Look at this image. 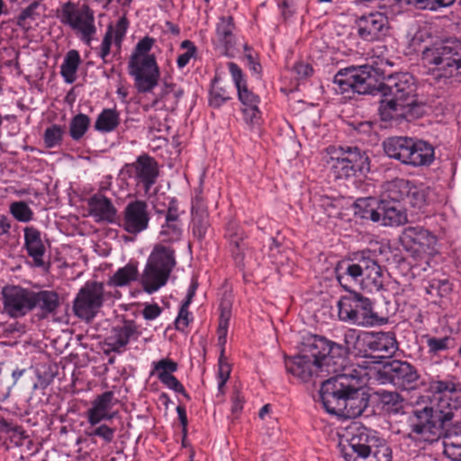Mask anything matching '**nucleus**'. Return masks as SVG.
<instances>
[{
  "label": "nucleus",
  "mask_w": 461,
  "mask_h": 461,
  "mask_svg": "<svg viewBox=\"0 0 461 461\" xmlns=\"http://www.w3.org/2000/svg\"><path fill=\"white\" fill-rule=\"evenodd\" d=\"M374 69L365 65L339 70L333 78L338 86L336 91L366 95L375 91L381 94L378 113L382 121L411 120L418 115L420 109L415 78L407 72L388 75L376 85Z\"/></svg>",
  "instance_id": "obj_1"
},
{
  "label": "nucleus",
  "mask_w": 461,
  "mask_h": 461,
  "mask_svg": "<svg viewBox=\"0 0 461 461\" xmlns=\"http://www.w3.org/2000/svg\"><path fill=\"white\" fill-rule=\"evenodd\" d=\"M433 393L429 404L417 406L409 417V437L416 441L433 443L438 440L441 429L461 409V383L455 378L433 379L429 384Z\"/></svg>",
  "instance_id": "obj_2"
},
{
  "label": "nucleus",
  "mask_w": 461,
  "mask_h": 461,
  "mask_svg": "<svg viewBox=\"0 0 461 461\" xmlns=\"http://www.w3.org/2000/svg\"><path fill=\"white\" fill-rule=\"evenodd\" d=\"M320 398L327 412L348 419L360 416L368 405L358 378L342 372L321 382Z\"/></svg>",
  "instance_id": "obj_3"
},
{
  "label": "nucleus",
  "mask_w": 461,
  "mask_h": 461,
  "mask_svg": "<svg viewBox=\"0 0 461 461\" xmlns=\"http://www.w3.org/2000/svg\"><path fill=\"white\" fill-rule=\"evenodd\" d=\"M336 279L348 292L360 285L369 293L379 292L384 287V274L377 262L376 254L369 249L357 252L353 258L338 263Z\"/></svg>",
  "instance_id": "obj_4"
},
{
  "label": "nucleus",
  "mask_w": 461,
  "mask_h": 461,
  "mask_svg": "<svg viewBox=\"0 0 461 461\" xmlns=\"http://www.w3.org/2000/svg\"><path fill=\"white\" fill-rule=\"evenodd\" d=\"M421 61L437 81H460L461 41L455 38L438 40L423 49Z\"/></svg>",
  "instance_id": "obj_5"
},
{
  "label": "nucleus",
  "mask_w": 461,
  "mask_h": 461,
  "mask_svg": "<svg viewBox=\"0 0 461 461\" xmlns=\"http://www.w3.org/2000/svg\"><path fill=\"white\" fill-rule=\"evenodd\" d=\"M324 152V161L336 178L357 177L370 170L367 154L356 146H329Z\"/></svg>",
  "instance_id": "obj_6"
},
{
  "label": "nucleus",
  "mask_w": 461,
  "mask_h": 461,
  "mask_svg": "<svg viewBox=\"0 0 461 461\" xmlns=\"http://www.w3.org/2000/svg\"><path fill=\"white\" fill-rule=\"evenodd\" d=\"M338 315L341 321L361 327L380 326L388 322L386 316L380 315L373 302L353 289L337 303Z\"/></svg>",
  "instance_id": "obj_7"
},
{
  "label": "nucleus",
  "mask_w": 461,
  "mask_h": 461,
  "mask_svg": "<svg viewBox=\"0 0 461 461\" xmlns=\"http://www.w3.org/2000/svg\"><path fill=\"white\" fill-rule=\"evenodd\" d=\"M301 352L326 375H336L343 372L341 356L345 351L338 343L319 335H309L303 338Z\"/></svg>",
  "instance_id": "obj_8"
},
{
  "label": "nucleus",
  "mask_w": 461,
  "mask_h": 461,
  "mask_svg": "<svg viewBox=\"0 0 461 461\" xmlns=\"http://www.w3.org/2000/svg\"><path fill=\"white\" fill-rule=\"evenodd\" d=\"M175 266V250L161 244L156 245L140 276L143 290L153 294L164 286Z\"/></svg>",
  "instance_id": "obj_9"
},
{
  "label": "nucleus",
  "mask_w": 461,
  "mask_h": 461,
  "mask_svg": "<svg viewBox=\"0 0 461 461\" xmlns=\"http://www.w3.org/2000/svg\"><path fill=\"white\" fill-rule=\"evenodd\" d=\"M58 18L81 41L87 46L91 44L97 29L95 23V13L89 5L68 1L58 11Z\"/></svg>",
  "instance_id": "obj_10"
},
{
  "label": "nucleus",
  "mask_w": 461,
  "mask_h": 461,
  "mask_svg": "<svg viewBox=\"0 0 461 461\" xmlns=\"http://www.w3.org/2000/svg\"><path fill=\"white\" fill-rule=\"evenodd\" d=\"M112 296V292H105L103 283L86 282L73 302V311L81 319L92 320L103 306L104 302Z\"/></svg>",
  "instance_id": "obj_11"
},
{
  "label": "nucleus",
  "mask_w": 461,
  "mask_h": 461,
  "mask_svg": "<svg viewBox=\"0 0 461 461\" xmlns=\"http://www.w3.org/2000/svg\"><path fill=\"white\" fill-rule=\"evenodd\" d=\"M348 434L347 444L339 446L346 461H362L381 440L375 431L357 424L349 428Z\"/></svg>",
  "instance_id": "obj_12"
},
{
  "label": "nucleus",
  "mask_w": 461,
  "mask_h": 461,
  "mask_svg": "<svg viewBox=\"0 0 461 461\" xmlns=\"http://www.w3.org/2000/svg\"><path fill=\"white\" fill-rule=\"evenodd\" d=\"M229 72L237 88L238 99L242 104L243 120L249 125L258 124L261 118L260 97L248 87L241 68L234 62L228 63Z\"/></svg>",
  "instance_id": "obj_13"
},
{
  "label": "nucleus",
  "mask_w": 461,
  "mask_h": 461,
  "mask_svg": "<svg viewBox=\"0 0 461 461\" xmlns=\"http://www.w3.org/2000/svg\"><path fill=\"white\" fill-rule=\"evenodd\" d=\"M376 379L381 384L390 383L398 388L410 390L416 387L420 375L410 363L394 359L377 371Z\"/></svg>",
  "instance_id": "obj_14"
},
{
  "label": "nucleus",
  "mask_w": 461,
  "mask_h": 461,
  "mask_svg": "<svg viewBox=\"0 0 461 461\" xmlns=\"http://www.w3.org/2000/svg\"><path fill=\"white\" fill-rule=\"evenodd\" d=\"M128 68L139 93H149L157 86L160 71L155 56L141 59L130 57Z\"/></svg>",
  "instance_id": "obj_15"
},
{
  "label": "nucleus",
  "mask_w": 461,
  "mask_h": 461,
  "mask_svg": "<svg viewBox=\"0 0 461 461\" xmlns=\"http://www.w3.org/2000/svg\"><path fill=\"white\" fill-rule=\"evenodd\" d=\"M357 36L364 41H382L389 34V21L386 15L375 12L356 19Z\"/></svg>",
  "instance_id": "obj_16"
},
{
  "label": "nucleus",
  "mask_w": 461,
  "mask_h": 461,
  "mask_svg": "<svg viewBox=\"0 0 461 461\" xmlns=\"http://www.w3.org/2000/svg\"><path fill=\"white\" fill-rule=\"evenodd\" d=\"M4 312L11 318H21L32 312V289L20 285L5 286L2 290Z\"/></svg>",
  "instance_id": "obj_17"
},
{
  "label": "nucleus",
  "mask_w": 461,
  "mask_h": 461,
  "mask_svg": "<svg viewBox=\"0 0 461 461\" xmlns=\"http://www.w3.org/2000/svg\"><path fill=\"white\" fill-rule=\"evenodd\" d=\"M124 172L133 178L137 185L143 186L145 194L150 191L159 176L158 162L149 155H140L137 159L124 166Z\"/></svg>",
  "instance_id": "obj_18"
},
{
  "label": "nucleus",
  "mask_w": 461,
  "mask_h": 461,
  "mask_svg": "<svg viewBox=\"0 0 461 461\" xmlns=\"http://www.w3.org/2000/svg\"><path fill=\"white\" fill-rule=\"evenodd\" d=\"M150 215L149 205L143 200H134L127 203L122 212L121 227L128 233L138 235L149 228Z\"/></svg>",
  "instance_id": "obj_19"
},
{
  "label": "nucleus",
  "mask_w": 461,
  "mask_h": 461,
  "mask_svg": "<svg viewBox=\"0 0 461 461\" xmlns=\"http://www.w3.org/2000/svg\"><path fill=\"white\" fill-rule=\"evenodd\" d=\"M401 240L406 249L414 254H431L437 243L436 237L420 226L406 227Z\"/></svg>",
  "instance_id": "obj_20"
},
{
  "label": "nucleus",
  "mask_w": 461,
  "mask_h": 461,
  "mask_svg": "<svg viewBox=\"0 0 461 461\" xmlns=\"http://www.w3.org/2000/svg\"><path fill=\"white\" fill-rule=\"evenodd\" d=\"M117 402L112 391H105L96 395L91 402V407L86 411L88 424L94 427L102 421L112 420L116 416L113 408Z\"/></svg>",
  "instance_id": "obj_21"
},
{
  "label": "nucleus",
  "mask_w": 461,
  "mask_h": 461,
  "mask_svg": "<svg viewBox=\"0 0 461 461\" xmlns=\"http://www.w3.org/2000/svg\"><path fill=\"white\" fill-rule=\"evenodd\" d=\"M140 336L138 327L133 321H124L122 325L115 326L105 339L109 350L122 353L131 339L136 340Z\"/></svg>",
  "instance_id": "obj_22"
},
{
  "label": "nucleus",
  "mask_w": 461,
  "mask_h": 461,
  "mask_svg": "<svg viewBox=\"0 0 461 461\" xmlns=\"http://www.w3.org/2000/svg\"><path fill=\"white\" fill-rule=\"evenodd\" d=\"M363 345L372 352L380 354L381 357L392 356L398 349V343L393 332H365Z\"/></svg>",
  "instance_id": "obj_23"
},
{
  "label": "nucleus",
  "mask_w": 461,
  "mask_h": 461,
  "mask_svg": "<svg viewBox=\"0 0 461 461\" xmlns=\"http://www.w3.org/2000/svg\"><path fill=\"white\" fill-rule=\"evenodd\" d=\"M23 248L27 255L32 259V266L35 267H45L44 257L46 247L42 240L41 232L33 226H26L23 229Z\"/></svg>",
  "instance_id": "obj_24"
},
{
  "label": "nucleus",
  "mask_w": 461,
  "mask_h": 461,
  "mask_svg": "<svg viewBox=\"0 0 461 461\" xmlns=\"http://www.w3.org/2000/svg\"><path fill=\"white\" fill-rule=\"evenodd\" d=\"M285 365L287 373L303 382L309 381L313 375L320 377L327 375L325 372H321V368L317 367L315 363L302 352L294 357L286 358Z\"/></svg>",
  "instance_id": "obj_25"
},
{
  "label": "nucleus",
  "mask_w": 461,
  "mask_h": 461,
  "mask_svg": "<svg viewBox=\"0 0 461 461\" xmlns=\"http://www.w3.org/2000/svg\"><path fill=\"white\" fill-rule=\"evenodd\" d=\"M88 214L95 222L113 223L115 221L117 209L111 199L104 194L97 193L87 200Z\"/></svg>",
  "instance_id": "obj_26"
},
{
  "label": "nucleus",
  "mask_w": 461,
  "mask_h": 461,
  "mask_svg": "<svg viewBox=\"0 0 461 461\" xmlns=\"http://www.w3.org/2000/svg\"><path fill=\"white\" fill-rule=\"evenodd\" d=\"M435 158L433 146L422 140L411 139L406 165L413 167H428Z\"/></svg>",
  "instance_id": "obj_27"
},
{
  "label": "nucleus",
  "mask_w": 461,
  "mask_h": 461,
  "mask_svg": "<svg viewBox=\"0 0 461 461\" xmlns=\"http://www.w3.org/2000/svg\"><path fill=\"white\" fill-rule=\"evenodd\" d=\"M59 296L53 290H32V311L39 309L42 319L54 313L59 306Z\"/></svg>",
  "instance_id": "obj_28"
},
{
  "label": "nucleus",
  "mask_w": 461,
  "mask_h": 461,
  "mask_svg": "<svg viewBox=\"0 0 461 461\" xmlns=\"http://www.w3.org/2000/svg\"><path fill=\"white\" fill-rule=\"evenodd\" d=\"M236 25L231 15L221 16L215 27L216 44L228 51L236 44Z\"/></svg>",
  "instance_id": "obj_29"
},
{
  "label": "nucleus",
  "mask_w": 461,
  "mask_h": 461,
  "mask_svg": "<svg viewBox=\"0 0 461 461\" xmlns=\"http://www.w3.org/2000/svg\"><path fill=\"white\" fill-rule=\"evenodd\" d=\"M225 238L229 241L230 251L237 264H241L244 259L245 233L234 221H230L226 226Z\"/></svg>",
  "instance_id": "obj_30"
},
{
  "label": "nucleus",
  "mask_w": 461,
  "mask_h": 461,
  "mask_svg": "<svg viewBox=\"0 0 461 461\" xmlns=\"http://www.w3.org/2000/svg\"><path fill=\"white\" fill-rule=\"evenodd\" d=\"M411 139L410 137L394 136L384 140L383 143L384 153L393 159L406 165Z\"/></svg>",
  "instance_id": "obj_31"
},
{
  "label": "nucleus",
  "mask_w": 461,
  "mask_h": 461,
  "mask_svg": "<svg viewBox=\"0 0 461 461\" xmlns=\"http://www.w3.org/2000/svg\"><path fill=\"white\" fill-rule=\"evenodd\" d=\"M379 221L383 226H399L406 221V214L400 203L380 199L378 206Z\"/></svg>",
  "instance_id": "obj_32"
},
{
  "label": "nucleus",
  "mask_w": 461,
  "mask_h": 461,
  "mask_svg": "<svg viewBox=\"0 0 461 461\" xmlns=\"http://www.w3.org/2000/svg\"><path fill=\"white\" fill-rule=\"evenodd\" d=\"M410 186L411 181L404 178H395L386 182L383 186L381 200L400 203L401 201L405 200Z\"/></svg>",
  "instance_id": "obj_33"
},
{
  "label": "nucleus",
  "mask_w": 461,
  "mask_h": 461,
  "mask_svg": "<svg viewBox=\"0 0 461 461\" xmlns=\"http://www.w3.org/2000/svg\"><path fill=\"white\" fill-rule=\"evenodd\" d=\"M380 200L373 197L359 198L355 202V215L359 218L379 221L378 206Z\"/></svg>",
  "instance_id": "obj_34"
},
{
  "label": "nucleus",
  "mask_w": 461,
  "mask_h": 461,
  "mask_svg": "<svg viewBox=\"0 0 461 461\" xmlns=\"http://www.w3.org/2000/svg\"><path fill=\"white\" fill-rule=\"evenodd\" d=\"M382 410L388 414L403 412V399L396 392L379 390L376 392Z\"/></svg>",
  "instance_id": "obj_35"
},
{
  "label": "nucleus",
  "mask_w": 461,
  "mask_h": 461,
  "mask_svg": "<svg viewBox=\"0 0 461 461\" xmlns=\"http://www.w3.org/2000/svg\"><path fill=\"white\" fill-rule=\"evenodd\" d=\"M139 276L138 267L135 264L128 263L120 267L107 281L110 286L122 287L136 281Z\"/></svg>",
  "instance_id": "obj_36"
},
{
  "label": "nucleus",
  "mask_w": 461,
  "mask_h": 461,
  "mask_svg": "<svg viewBox=\"0 0 461 461\" xmlns=\"http://www.w3.org/2000/svg\"><path fill=\"white\" fill-rule=\"evenodd\" d=\"M81 62L79 52L76 50H70L65 56L64 61L60 66V74L64 81L72 84L77 79V71Z\"/></svg>",
  "instance_id": "obj_37"
},
{
  "label": "nucleus",
  "mask_w": 461,
  "mask_h": 461,
  "mask_svg": "<svg viewBox=\"0 0 461 461\" xmlns=\"http://www.w3.org/2000/svg\"><path fill=\"white\" fill-rule=\"evenodd\" d=\"M429 188L423 184L411 181L410 191L405 200L414 209L421 210L428 204Z\"/></svg>",
  "instance_id": "obj_38"
},
{
  "label": "nucleus",
  "mask_w": 461,
  "mask_h": 461,
  "mask_svg": "<svg viewBox=\"0 0 461 461\" xmlns=\"http://www.w3.org/2000/svg\"><path fill=\"white\" fill-rule=\"evenodd\" d=\"M231 99V93L225 86H222L220 78L216 76L212 80L209 90V104L213 108H220Z\"/></svg>",
  "instance_id": "obj_39"
},
{
  "label": "nucleus",
  "mask_w": 461,
  "mask_h": 461,
  "mask_svg": "<svg viewBox=\"0 0 461 461\" xmlns=\"http://www.w3.org/2000/svg\"><path fill=\"white\" fill-rule=\"evenodd\" d=\"M120 123V114L115 109H104L96 118L95 129L100 132H111Z\"/></svg>",
  "instance_id": "obj_40"
},
{
  "label": "nucleus",
  "mask_w": 461,
  "mask_h": 461,
  "mask_svg": "<svg viewBox=\"0 0 461 461\" xmlns=\"http://www.w3.org/2000/svg\"><path fill=\"white\" fill-rule=\"evenodd\" d=\"M344 344H338L339 347L342 348L344 349V354L341 356V358L343 360V371L345 370L348 359L347 356L348 353H357L356 350L358 349V346H364L363 345V334L361 335L360 332L354 329H349L344 333Z\"/></svg>",
  "instance_id": "obj_41"
},
{
  "label": "nucleus",
  "mask_w": 461,
  "mask_h": 461,
  "mask_svg": "<svg viewBox=\"0 0 461 461\" xmlns=\"http://www.w3.org/2000/svg\"><path fill=\"white\" fill-rule=\"evenodd\" d=\"M424 339H426L428 351L431 355H438L439 352L446 351L456 345L455 339L451 336L437 338L426 335Z\"/></svg>",
  "instance_id": "obj_42"
},
{
  "label": "nucleus",
  "mask_w": 461,
  "mask_h": 461,
  "mask_svg": "<svg viewBox=\"0 0 461 461\" xmlns=\"http://www.w3.org/2000/svg\"><path fill=\"white\" fill-rule=\"evenodd\" d=\"M443 454L451 461H461V435H447L444 438Z\"/></svg>",
  "instance_id": "obj_43"
},
{
  "label": "nucleus",
  "mask_w": 461,
  "mask_h": 461,
  "mask_svg": "<svg viewBox=\"0 0 461 461\" xmlns=\"http://www.w3.org/2000/svg\"><path fill=\"white\" fill-rule=\"evenodd\" d=\"M90 126L88 115L79 113L74 116L69 125V134L74 140H79L87 131Z\"/></svg>",
  "instance_id": "obj_44"
},
{
  "label": "nucleus",
  "mask_w": 461,
  "mask_h": 461,
  "mask_svg": "<svg viewBox=\"0 0 461 461\" xmlns=\"http://www.w3.org/2000/svg\"><path fill=\"white\" fill-rule=\"evenodd\" d=\"M152 367L150 375H156L158 379L160 381L176 372L178 365L171 358L166 357L157 362H153Z\"/></svg>",
  "instance_id": "obj_45"
},
{
  "label": "nucleus",
  "mask_w": 461,
  "mask_h": 461,
  "mask_svg": "<svg viewBox=\"0 0 461 461\" xmlns=\"http://www.w3.org/2000/svg\"><path fill=\"white\" fill-rule=\"evenodd\" d=\"M182 225L183 224L181 221H165V222L161 225V230L159 231V236L162 238V240L165 242H174L179 240L183 232Z\"/></svg>",
  "instance_id": "obj_46"
},
{
  "label": "nucleus",
  "mask_w": 461,
  "mask_h": 461,
  "mask_svg": "<svg viewBox=\"0 0 461 461\" xmlns=\"http://www.w3.org/2000/svg\"><path fill=\"white\" fill-rule=\"evenodd\" d=\"M9 212L20 222H29L33 220L34 212L24 201H15L10 203Z\"/></svg>",
  "instance_id": "obj_47"
},
{
  "label": "nucleus",
  "mask_w": 461,
  "mask_h": 461,
  "mask_svg": "<svg viewBox=\"0 0 461 461\" xmlns=\"http://www.w3.org/2000/svg\"><path fill=\"white\" fill-rule=\"evenodd\" d=\"M426 293L431 297H445L452 291V285L447 279L432 278L425 286Z\"/></svg>",
  "instance_id": "obj_48"
},
{
  "label": "nucleus",
  "mask_w": 461,
  "mask_h": 461,
  "mask_svg": "<svg viewBox=\"0 0 461 461\" xmlns=\"http://www.w3.org/2000/svg\"><path fill=\"white\" fill-rule=\"evenodd\" d=\"M65 132L64 126L52 124L48 127L43 134L44 145L48 149L55 148L61 144Z\"/></svg>",
  "instance_id": "obj_49"
},
{
  "label": "nucleus",
  "mask_w": 461,
  "mask_h": 461,
  "mask_svg": "<svg viewBox=\"0 0 461 461\" xmlns=\"http://www.w3.org/2000/svg\"><path fill=\"white\" fill-rule=\"evenodd\" d=\"M115 428H112L105 423L95 425L86 430V435L89 438L98 437L102 438L104 444H110L113 441L115 436Z\"/></svg>",
  "instance_id": "obj_50"
},
{
  "label": "nucleus",
  "mask_w": 461,
  "mask_h": 461,
  "mask_svg": "<svg viewBox=\"0 0 461 461\" xmlns=\"http://www.w3.org/2000/svg\"><path fill=\"white\" fill-rule=\"evenodd\" d=\"M391 447L381 438L375 447L362 461H392Z\"/></svg>",
  "instance_id": "obj_51"
},
{
  "label": "nucleus",
  "mask_w": 461,
  "mask_h": 461,
  "mask_svg": "<svg viewBox=\"0 0 461 461\" xmlns=\"http://www.w3.org/2000/svg\"><path fill=\"white\" fill-rule=\"evenodd\" d=\"M192 233L198 240H202L210 227L209 214L192 215Z\"/></svg>",
  "instance_id": "obj_52"
},
{
  "label": "nucleus",
  "mask_w": 461,
  "mask_h": 461,
  "mask_svg": "<svg viewBox=\"0 0 461 461\" xmlns=\"http://www.w3.org/2000/svg\"><path fill=\"white\" fill-rule=\"evenodd\" d=\"M40 6L41 5L38 1H33L27 7L23 8L17 16V24L24 27L29 25L28 21L32 22L40 17Z\"/></svg>",
  "instance_id": "obj_53"
},
{
  "label": "nucleus",
  "mask_w": 461,
  "mask_h": 461,
  "mask_svg": "<svg viewBox=\"0 0 461 461\" xmlns=\"http://www.w3.org/2000/svg\"><path fill=\"white\" fill-rule=\"evenodd\" d=\"M456 0H407L409 4L417 8L429 11H438L441 8L451 6Z\"/></svg>",
  "instance_id": "obj_54"
},
{
  "label": "nucleus",
  "mask_w": 461,
  "mask_h": 461,
  "mask_svg": "<svg viewBox=\"0 0 461 461\" xmlns=\"http://www.w3.org/2000/svg\"><path fill=\"white\" fill-rule=\"evenodd\" d=\"M181 48L185 50V51L180 54L176 59L177 67L180 69L185 68L189 63L190 59L195 56L197 51L194 42L188 40L182 41Z\"/></svg>",
  "instance_id": "obj_55"
},
{
  "label": "nucleus",
  "mask_w": 461,
  "mask_h": 461,
  "mask_svg": "<svg viewBox=\"0 0 461 461\" xmlns=\"http://www.w3.org/2000/svg\"><path fill=\"white\" fill-rule=\"evenodd\" d=\"M113 41L114 42L113 25H108L106 32L102 40L101 45L98 48V56L102 59V60L106 63V58L111 52V47Z\"/></svg>",
  "instance_id": "obj_56"
},
{
  "label": "nucleus",
  "mask_w": 461,
  "mask_h": 461,
  "mask_svg": "<svg viewBox=\"0 0 461 461\" xmlns=\"http://www.w3.org/2000/svg\"><path fill=\"white\" fill-rule=\"evenodd\" d=\"M155 40L149 36H146L140 40L136 44L134 50L131 57H136L139 59L146 58L149 56H155L154 54H149V51L154 45Z\"/></svg>",
  "instance_id": "obj_57"
},
{
  "label": "nucleus",
  "mask_w": 461,
  "mask_h": 461,
  "mask_svg": "<svg viewBox=\"0 0 461 461\" xmlns=\"http://www.w3.org/2000/svg\"><path fill=\"white\" fill-rule=\"evenodd\" d=\"M128 29V21L125 17H121L116 23L115 26H113L114 45L118 50L121 49L122 41Z\"/></svg>",
  "instance_id": "obj_58"
},
{
  "label": "nucleus",
  "mask_w": 461,
  "mask_h": 461,
  "mask_svg": "<svg viewBox=\"0 0 461 461\" xmlns=\"http://www.w3.org/2000/svg\"><path fill=\"white\" fill-rule=\"evenodd\" d=\"M188 308L189 307H184V305H181L180 307L177 317L175 321V328L178 331L184 332L193 320Z\"/></svg>",
  "instance_id": "obj_59"
},
{
  "label": "nucleus",
  "mask_w": 461,
  "mask_h": 461,
  "mask_svg": "<svg viewBox=\"0 0 461 461\" xmlns=\"http://www.w3.org/2000/svg\"><path fill=\"white\" fill-rule=\"evenodd\" d=\"M165 386L168 389L173 390L176 393H181L186 400L190 401L191 397L185 391L184 385L179 382V380L174 375H169L167 378L160 380Z\"/></svg>",
  "instance_id": "obj_60"
},
{
  "label": "nucleus",
  "mask_w": 461,
  "mask_h": 461,
  "mask_svg": "<svg viewBox=\"0 0 461 461\" xmlns=\"http://www.w3.org/2000/svg\"><path fill=\"white\" fill-rule=\"evenodd\" d=\"M165 221H177L180 220V212L178 208V202L175 197L169 198L167 209L164 212Z\"/></svg>",
  "instance_id": "obj_61"
},
{
  "label": "nucleus",
  "mask_w": 461,
  "mask_h": 461,
  "mask_svg": "<svg viewBox=\"0 0 461 461\" xmlns=\"http://www.w3.org/2000/svg\"><path fill=\"white\" fill-rule=\"evenodd\" d=\"M192 215H203L208 214L207 206L204 203V200L201 194H196L192 200Z\"/></svg>",
  "instance_id": "obj_62"
},
{
  "label": "nucleus",
  "mask_w": 461,
  "mask_h": 461,
  "mask_svg": "<svg viewBox=\"0 0 461 461\" xmlns=\"http://www.w3.org/2000/svg\"><path fill=\"white\" fill-rule=\"evenodd\" d=\"M161 313V308L157 303L147 304L142 312L145 320H154Z\"/></svg>",
  "instance_id": "obj_63"
},
{
  "label": "nucleus",
  "mask_w": 461,
  "mask_h": 461,
  "mask_svg": "<svg viewBox=\"0 0 461 461\" xmlns=\"http://www.w3.org/2000/svg\"><path fill=\"white\" fill-rule=\"evenodd\" d=\"M219 370H218V379L228 380L230 374V367L227 362L223 360V355L221 354L219 358Z\"/></svg>",
  "instance_id": "obj_64"
}]
</instances>
